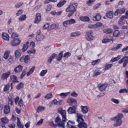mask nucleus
I'll return each mask as SVG.
<instances>
[{
    "mask_svg": "<svg viewBox=\"0 0 128 128\" xmlns=\"http://www.w3.org/2000/svg\"><path fill=\"white\" fill-rule=\"evenodd\" d=\"M58 112L61 114L62 120L60 116H58L56 118L55 122L60 128H64V124L66 122V120H68L66 119V111L62 110V108H59L58 109Z\"/></svg>",
    "mask_w": 128,
    "mask_h": 128,
    "instance_id": "f257e3e1",
    "label": "nucleus"
},
{
    "mask_svg": "<svg viewBox=\"0 0 128 128\" xmlns=\"http://www.w3.org/2000/svg\"><path fill=\"white\" fill-rule=\"evenodd\" d=\"M76 116L78 118L77 122L78 124L77 125L78 128H88V124L84 122V120L82 118L84 116L80 114H77Z\"/></svg>",
    "mask_w": 128,
    "mask_h": 128,
    "instance_id": "f03ea898",
    "label": "nucleus"
},
{
    "mask_svg": "<svg viewBox=\"0 0 128 128\" xmlns=\"http://www.w3.org/2000/svg\"><path fill=\"white\" fill-rule=\"evenodd\" d=\"M122 118H124V115L120 113H118L116 116L112 118V120L115 122L114 124V126H122Z\"/></svg>",
    "mask_w": 128,
    "mask_h": 128,
    "instance_id": "7ed1b4c3",
    "label": "nucleus"
},
{
    "mask_svg": "<svg viewBox=\"0 0 128 128\" xmlns=\"http://www.w3.org/2000/svg\"><path fill=\"white\" fill-rule=\"evenodd\" d=\"M76 6H78V3L70 4V6L66 10V12H75L76 10Z\"/></svg>",
    "mask_w": 128,
    "mask_h": 128,
    "instance_id": "20e7f679",
    "label": "nucleus"
},
{
    "mask_svg": "<svg viewBox=\"0 0 128 128\" xmlns=\"http://www.w3.org/2000/svg\"><path fill=\"white\" fill-rule=\"evenodd\" d=\"M10 120L6 117L2 118H0V126L2 128H6L4 124H8Z\"/></svg>",
    "mask_w": 128,
    "mask_h": 128,
    "instance_id": "39448f33",
    "label": "nucleus"
},
{
    "mask_svg": "<svg viewBox=\"0 0 128 128\" xmlns=\"http://www.w3.org/2000/svg\"><path fill=\"white\" fill-rule=\"evenodd\" d=\"M30 60V56L28 55L23 56L20 58V62H24L25 64H28Z\"/></svg>",
    "mask_w": 128,
    "mask_h": 128,
    "instance_id": "423d86ee",
    "label": "nucleus"
},
{
    "mask_svg": "<svg viewBox=\"0 0 128 128\" xmlns=\"http://www.w3.org/2000/svg\"><path fill=\"white\" fill-rule=\"evenodd\" d=\"M94 32L92 30H89L86 32V40L90 42L91 40H94V37L92 36Z\"/></svg>",
    "mask_w": 128,
    "mask_h": 128,
    "instance_id": "0eeeda50",
    "label": "nucleus"
},
{
    "mask_svg": "<svg viewBox=\"0 0 128 128\" xmlns=\"http://www.w3.org/2000/svg\"><path fill=\"white\" fill-rule=\"evenodd\" d=\"M22 42V40H20V38H14L10 42V46H18Z\"/></svg>",
    "mask_w": 128,
    "mask_h": 128,
    "instance_id": "6e6552de",
    "label": "nucleus"
},
{
    "mask_svg": "<svg viewBox=\"0 0 128 128\" xmlns=\"http://www.w3.org/2000/svg\"><path fill=\"white\" fill-rule=\"evenodd\" d=\"M124 12H126V8H118L114 12V15L118 16V14H124Z\"/></svg>",
    "mask_w": 128,
    "mask_h": 128,
    "instance_id": "1a4fd4ad",
    "label": "nucleus"
},
{
    "mask_svg": "<svg viewBox=\"0 0 128 128\" xmlns=\"http://www.w3.org/2000/svg\"><path fill=\"white\" fill-rule=\"evenodd\" d=\"M40 20H42V15L40 14V13L38 12L36 15L34 24H40Z\"/></svg>",
    "mask_w": 128,
    "mask_h": 128,
    "instance_id": "9d476101",
    "label": "nucleus"
},
{
    "mask_svg": "<svg viewBox=\"0 0 128 128\" xmlns=\"http://www.w3.org/2000/svg\"><path fill=\"white\" fill-rule=\"evenodd\" d=\"M10 76V71H8L5 73H4L1 76V80H8V78Z\"/></svg>",
    "mask_w": 128,
    "mask_h": 128,
    "instance_id": "9b49d317",
    "label": "nucleus"
},
{
    "mask_svg": "<svg viewBox=\"0 0 128 128\" xmlns=\"http://www.w3.org/2000/svg\"><path fill=\"white\" fill-rule=\"evenodd\" d=\"M108 86V84H98V89L100 90H101V92H102L106 88V87Z\"/></svg>",
    "mask_w": 128,
    "mask_h": 128,
    "instance_id": "f8f14e48",
    "label": "nucleus"
},
{
    "mask_svg": "<svg viewBox=\"0 0 128 128\" xmlns=\"http://www.w3.org/2000/svg\"><path fill=\"white\" fill-rule=\"evenodd\" d=\"M16 58H20V56H22V51L20 49L18 48L16 50L15 52H14Z\"/></svg>",
    "mask_w": 128,
    "mask_h": 128,
    "instance_id": "ddd939ff",
    "label": "nucleus"
},
{
    "mask_svg": "<svg viewBox=\"0 0 128 128\" xmlns=\"http://www.w3.org/2000/svg\"><path fill=\"white\" fill-rule=\"evenodd\" d=\"M28 44H30L29 42H26L25 44H23L22 50V52H26V50L28 48Z\"/></svg>",
    "mask_w": 128,
    "mask_h": 128,
    "instance_id": "4468645a",
    "label": "nucleus"
},
{
    "mask_svg": "<svg viewBox=\"0 0 128 128\" xmlns=\"http://www.w3.org/2000/svg\"><path fill=\"white\" fill-rule=\"evenodd\" d=\"M2 38L4 40H6V42H8V40H10V36L4 32L2 33Z\"/></svg>",
    "mask_w": 128,
    "mask_h": 128,
    "instance_id": "2eb2a0df",
    "label": "nucleus"
},
{
    "mask_svg": "<svg viewBox=\"0 0 128 128\" xmlns=\"http://www.w3.org/2000/svg\"><path fill=\"white\" fill-rule=\"evenodd\" d=\"M44 36L42 34H38L36 36V40L37 42H42L44 40Z\"/></svg>",
    "mask_w": 128,
    "mask_h": 128,
    "instance_id": "dca6fc26",
    "label": "nucleus"
},
{
    "mask_svg": "<svg viewBox=\"0 0 128 128\" xmlns=\"http://www.w3.org/2000/svg\"><path fill=\"white\" fill-rule=\"evenodd\" d=\"M101 19L102 16L100 14H96L95 16L92 17V20L94 22H98V20H100Z\"/></svg>",
    "mask_w": 128,
    "mask_h": 128,
    "instance_id": "f3484780",
    "label": "nucleus"
},
{
    "mask_svg": "<svg viewBox=\"0 0 128 128\" xmlns=\"http://www.w3.org/2000/svg\"><path fill=\"white\" fill-rule=\"evenodd\" d=\"M68 112L70 114H76V107L72 106V107L69 108L68 110Z\"/></svg>",
    "mask_w": 128,
    "mask_h": 128,
    "instance_id": "a211bd4d",
    "label": "nucleus"
},
{
    "mask_svg": "<svg viewBox=\"0 0 128 128\" xmlns=\"http://www.w3.org/2000/svg\"><path fill=\"white\" fill-rule=\"evenodd\" d=\"M81 112L82 114H88V108L86 106H80Z\"/></svg>",
    "mask_w": 128,
    "mask_h": 128,
    "instance_id": "6ab92c4d",
    "label": "nucleus"
},
{
    "mask_svg": "<svg viewBox=\"0 0 128 128\" xmlns=\"http://www.w3.org/2000/svg\"><path fill=\"white\" fill-rule=\"evenodd\" d=\"M80 20L81 22H90V17L88 16H81L80 17Z\"/></svg>",
    "mask_w": 128,
    "mask_h": 128,
    "instance_id": "aec40b11",
    "label": "nucleus"
},
{
    "mask_svg": "<svg viewBox=\"0 0 128 128\" xmlns=\"http://www.w3.org/2000/svg\"><path fill=\"white\" fill-rule=\"evenodd\" d=\"M114 42V38H112V37H111L110 38H104L102 40V44H106V42Z\"/></svg>",
    "mask_w": 128,
    "mask_h": 128,
    "instance_id": "412c9836",
    "label": "nucleus"
},
{
    "mask_svg": "<svg viewBox=\"0 0 128 128\" xmlns=\"http://www.w3.org/2000/svg\"><path fill=\"white\" fill-rule=\"evenodd\" d=\"M67 102L68 104H78V102L74 98H70L67 100Z\"/></svg>",
    "mask_w": 128,
    "mask_h": 128,
    "instance_id": "4be33fe9",
    "label": "nucleus"
},
{
    "mask_svg": "<svg viewBox=\"0 0 128 128\" xmlns=\"http://www.w3.org/2000/svg\"><path fill=\"white\" fill-rule=\"evenodd\" d=\"M22 68L23 67L22 65H19L14 69V72H20L22 70Z\"/></svg>",
    "mask_w": 128,
    "mask_h": 128,
    "instance_id": "5701e85b",
    "label": "nucleus"
},
{
    "mask_svg": "<svg viewBox=\"0 0 128 128\" xmlns=\"http://www.w3.org/2000/svg\"><path fill=\"white\" fill-rule=\"evenodd\" d=\"M70 94V92H62L58 94L59 96H60L61 98H64L68 96Z\"/></svg>",
    "mask_w": 128,
    "mask_h": 128,
    "instance_id": "b1692460",
    "label": "nucleus"
},
{
    "mask_svg": "<svg viewBox=\"0 0 128 128\" xmlns=\"http://www.w3.org/2000/svg\"><path fill=\"white\" fill-rule=\"evenodd\" d=\"M10 50H6V52H5L3 56V58L6 60H8V57L10 56Z\"/></svg>",
    "mask_w": 128,
    "mask_h": 128,
    "instance_id": "393cba45",
    "label": "nucleus"
},
{
    "mask_svg": "<svg viewBox=\"0 0 128 128\" xmlns=\"http://www.w3.org/2000/svg\"><path fill=\"white\" fill-rule=\"evenodd\" d=\"M10 112V106L8 105H6L4 107V112L5 114H8Z\"/></svg>",
    "mask_w": 128,
    "mask_h": 128,
    "instance_id": "a878e982",
    "label": "nucleus"
},
{
    "mask_svg": "<svg viewBox=\"0 0 128 128\" xmlns=\"http://www.w3.org/2000/svg\"><path fill=\"white\" fill-rule=\"evenodd\" d=\"M81 33L80 32H74L70 34V36L71 38H74L76 36H80Z\"/></svg>",
    "mask_w": 128,
    "mask_h": 128,
    "instance_id": "bb28decb",
    "label": "nucleus"
},
{
    "mask_svg": "<svg viewBox=\"0 0 128 128\" xmlns=\"http://www.w3.org/2000/svg\"><path fill=\"white\" fill-rule=\"evenodd\" d=\"M64 54V52H61L58 55H57V56H56V60L58 62H60V60H62V56Z\"/></svg>",
    "mask_w": 128,
    "mask_h": 128,
    "instance_id": "cd10ccee",
    "label": "nucleus"
},
{
    "mask_svg": "<svg viewBox=\"0 0 128 128\" xmlns=\"http://www.w3.org/2000/svg\"><path fill=\"white\" fill-rule=\"evenodd\" d=\"M8 104L10 106H12L14 104V102L12 101V96H10L8 97Z\"/></svg>",
    "mask_w": 128,
    "mask_h": 128,
    "instance_id": "c85d7f7f",
    "label": "nucleus"
},
{
    "mask_svg": "<svg viewBox=\"0 0 128 128\" xmlns=\"http://www.w3.org/2000/svg\"><path fill=\"white\" fill-rule=\"evenodd\" d=\"M17 126L18 128H24V124H22L20 122V118L17 117Z\"/></svg>",
    "mask_w": 128,
    "mask_h": 128,
    "instance_id": "c756f323",
    "label": "nucleus"
},
{
    "mask_svg": "<svg viewBox=\"0 0 128 128\" xmlns=\"http://www.w3.org/2000/svg\"><path fill=\"white\" fill-rule=\"evenodd\" d=\"M74 122H72L69 121L68 122H67V124H66V126L68 128H72L74 126Z\"/></svg>",
    "mask_w": 128,
    "mask_h": 128,
    "instance_id": "7c9ffc66",
    "label": "nucleus"
},
{
    "mask_svg": "<svg viewBox=\"0 0 128 128\" xmlns=\"http://www.w3.org/2000/svg\"><path fill=\"white\" fill-rule=\"evenodd\" d=\"M100 74H102V72L100 71L96 70L94 71V72L92 74V76H98L100 75Z\"/></svg>",
    "mask_w": 128,
    "mask_h": 128,
    "instance_id": "2f4dec72",
    "label": "nucleus"
},
{
    "mask_svg": "<svg viewBox=\"0 0 128 128\" xmlns=\"http://www.w3.org/2000/svg\"><path fill=\"white\" fill-rule=\"evenodd\" d=\"M106 16L109 18H114V12L112 11L108 12L106 14Z\"/></svg>",
    "mask_w": 128,
    "mask_h": 128,
    "instance_id": "473e14b6",
    "label": "nucleus"
},
{
    "mask_svg": "<svg viewBox=\"0 0 128 128\" xmlns=\"http://www.w3.org/2000/svg\"><path fill=\"white\" fill-rule=\"evenodd\" d=\"M103 32L104 34H110L112 33V28H107L103 30Z\"/></svg>",
    "mask_w": 128,
    "mask_h": 128,
    "instance_id": "72a5a7b5",
    "label": "nucleus"
},
{
    "mask_svg": "<svg viewBox=\"0 0 128 128\" xmlns=\"http://www.w3.org/2000/svg\"><path fill=\"white\" fill-rule=\"evenodd\" d=\"M124 58V62L123 64V68H126V64L128 63V56H124L123 57Z\"/></svg>",
    "mask_w": 128,
    "mask_h": 128,
    "instance_id": "f704fd0d",
    "label": "nucleus"
},
{
    "mask_svg": "<svg viewBox=\"0 0 128 128\" xmlns=\"http://www.w3.org/2000/svg\"><path fill=\"white\" fill-rule=\"evenodd\" d=\"M10 80L13 82H18V78L14 75H12L10 76Z\"/></svg>",
    "mask_w": 128,
    "mask_h": 128,
    "instance_id": "c9c22d12",
    "label": "nucleus"
},
{
    "mask_svg": "<svg viewBox=\"0 0 128 128\" xmlns=\"http://www.w3.org/2000/svg\"><path fill=\"white\" fill-rule=\"evenodd\" d=\"M120 34V32L118 30H116L113 32V36L114 38H118Z\"/></svg>",
    "mask_w": 128,
    "mask_h": 128,
    "instance_id": "e433bc0d",
    "label": "nucleus"
},
{
    "mask_svg": "<svg viewBox=\"0 0 128 128\" xmlns=\"http://www.w3.org/2000/svg\"><path fill=\"white\" fill-rule=\"evenodd\" d=\"M122 58V56H118L116 58H112L110 62H117V60H118Z\"/></svg>",
    "mask_w": 128,
    "mask_h": 128,
    "instance_id": "4c0bfd02",
    "label": "nucleus"
},
{
    "mask_svg": "<svg viewBox=\"0 0 128 128\" xmlns=\"http://www.w3.org/2000/svg\"><path fill=\"white\" fill-rule=\"evenodd\" d=\"M112 66V64H106L105 65L104 68V70H110Z\"/></svg>",
    "mask_w": 128,
    "mask_h": 128,
    "instance_id": "58836bf2",
    "label": "nucleus"
},
{
    "mask_svg": "<svg viewBox=\"0 0 128 128\" xmlns=\"http://www.w3.org/2000/svg\"><path fill=\"white\" fill-rule=\"evenodd\" d=\"M34 72V67H32L29 72H27L26 73V76H30Z\"/></svg>",
    "mask_w": 128,
    "mask_h": 128,
    "instance_id": "ea45409f",
    "label": "nucleus"
},
{
    "mask_svg": "<svg viewBox=\"0 0 128 128\" xmlns=\"http://www.w3.org/2000/svg\"><path fill=\"white\" fill-rule=\"evenodd\" d=\"M27 54H36V50L32 49L30 50H27Z\"/></svg>",
    "mask_w": 128,
    "mask_h": 128,
    "instance_id": "a19ab883",
    "label": "nucleus"
},
{
    "mask_svg": "<svg viewBox=\"0 0 128 128\" xmlns=\"http://www.w3.org/2000/svg\"><path fill=\"white\" fill-rule=\"evenodd\" d=\"M26 14H22L18 18V20L22 22V20H26Z\"/></svg>",
    "mask_w": 128,
    "mask_h": 128,
    "instance_id": "79ce46f5",
    "label": "nucleus"
},
{
    "mask_svg": "<svg viewBox=\"0 0 128 128\" xmlns=\"http://www.w3.org/2000/svg\"><path fill=\"white\" fill-rule=\"evenodd\" d=\"M16 38H18V34L14 32L13 33H12L11 36H10V38H12L13 40Z\"/></svg>",
    "mask_w": 128,
    "mask_h": 128,
    "instance_id": "37998d69",
    "label": "nucleus"
},
{
    "mask_svg": "<svg viewBox=\"0 0 128 128\" xmlns=\"http://www.w3.org/2000/svg\"><path fill=\"white\" fill-rule=\"evenodd\" d=\"M111 102L116 104H120V100L114 98H112Z\"/></svg>",
    "mask_w": 128,
    "mask_h": 128,
    "instance_id": "c03bdc74",
    "label": "nucleus"
},
{
    "mask_svg": "<svg viewBox=\"0 0 128 128\" xmlns=\"http://www.w3.org/2000/svg\"><path fill=\"white\" fill-rule=\"evenodd\" d=\"M46 110V107L44 106H40L37 108V112H44Z\"/></svg>",
    "mask_w": 128,
    "mask_h": 128,
    "instance_id": "a18cd8bd",
    "label": "nucleus"
},
{
    "mask_svg": "<svg viewBox=\"0 0 128 128\" xmlns=\"http://www.w3.org/2000/svg\"><path fill=\"white\" fill-rule=\"evenodd\" d=\"M48 72V70H42L40 73V76H44Z\"/></svg>",
    "mask_w": 128,
    "mask_h": 128,
    "instance_id": "49530a36",
    "label": "nucleus"
},
{
    "mask_svg": "<svg viewBox=\"0 0 128 128\" xmlns=\"http://www.w3.org/2000/svg\"><path fill=\"white\" fill-rule=\"evenodd\" d=\"M10 86V84H7L4 86V92H8Z\"/></svg>",
    "mask_w": 128,
    "mask_h": 128,
    "instance_id": "de8ad7c7",
    "label": "nucleus"
},
{
    "mask_svg": "<svg viewBox=\"0 0 128 128\" xmlns=\"http://www.w3.org/2000/svg\"><path fill=\"white\" fill-rule=\"evenodd\" d=\"M66 0L60 2L57 4L58 8H60L61 6H64V4H66Z\"/></svg>",
    "mask_w": 128,
    "mask_h": 128,
    "instance_id": "09e8293b",
    "label": "nucleus"
},
{
    "mask_svg": "<svg viewBox=\"0 0 128 128\" xmlns=\"http://www.w3.org/2000/svg\"><path fill=\"white\" fill-rule=\"evenodd\" d=\"M94 2H96V0H89L86 2V4L89 6H92Z\"/></svg>",
    "mask_w": 128,
    "mask_h": 128,
    "instance_id": "8fccbe9b",
    "label": "nucleus"
},
{
    "mask_svg": "<svg viewBox=\"0 0 128 128\" xmlns=\"http://www.w3.org/2000/svg\"><path fill=\"white\" fill-rule=\"evenodd\" d=\"M95 28H100L102 26V23L100 22H98L96 24H94Z\"/></svg>",
    "mask_w": 128,
    "mask_h": 128,
    "instance_id": "3c124183",
    "label": "nucleus"
},
{
    "mask_svg": "<svg viewBox=\"0 0 128 128\" xmlns=\"http://www.w3.org/2000/svg\"><path fill=\"white\" fill-rule=\"evenodd\" d=\"M24 88V83L20 82L16 86V88L17 90H21V88Z\"/></svg>",
    "mask_w": 128,
    "mask_h": 128,
    "instance_id": "603ef678",
    "label": "nucleus"
},
{
    "mask_svg": "<svg viewBox=\"0 0 128 128\" xmlns=\"http://www.w3.org/2000/svg\"><path fill=\"white\" fill-rule=\"evenodd\" d=\"M52 98V93L48 94L44 96V98H46L47 100H50Z\"/></svg>",
    "mask_w": 128,
    "mask_h": 128,
    "instance_id": "864d4df0",
    "label": "nucleus"
},
{
    "mask_svg": "<svg viewBox=\"0 0 128 128\" xmlns=\"http://www.w3.org/2000/svg\"><path fill=\"white\" fill-rule=\"evenodd\" d=\"M100 59L95 60L92 62V66H96V64H100Z\"/></svg>",
    "mask_w": 128,
    "mask_h": 128,
    "instance_id": "5fc2aeb1",
    "label": "nucleus"
},
{
    "mask_svg": "<svg viewBox=\"0 0 128 128\" xmlns=\"http://www.w3.org/2000/svg\"><path fill=\"white\" fill-rule=\"evenodd\" d=\"M58 2V0H46L44 4H50V2Z\"/></svg>",
    "mask_w": 128,
    "mask_h": 128,
    "instance_id": "6e6d98bb",
    "label": "nucleus"
},
{
    "mask_svg": "<svg viewBox=\"0 0 128 128\" xmlns=\"http://www.w3.org/2000/svg\"><path fill=\"white\" fill-rule=\"evenodd\" d=\"M76 20L74 18H72L70 20H68V24H76Z\"/></svg>",
    "mask_w": 128,
    "mask_h": 128,
    "instance_id": "4d7b16f0",
    "label": "nucleus"
},
{
    "mask_svg": "<svg viewBox=\"0 0 128 128\" xmlns=\"http://www.w3.org/2000/svg\"><path fill=\"white\" fill-rule=\"evenodd\" d=\"M119 92H120V94H124V92L127 93V92H128V90L126 89V88H122L119 90Z\"/></svg>",
    "mask_w": 128,
    "mask_h": 128,
    "instance_id": "13d9d810",
    "label": "nucleus"
},
{
    "mask_svg": "<svg viewBox=\"0 0 128 128\" xmlns=\"http://www.w3.org/2000/svg\"><path fill=\"white\" fill-rule=\"evenodd\" d=\"M72 56V54L70 52H67L64 54V58H70V56Z\"/></svg>",
    "mask_w": 128,
    "mask_h": 128,
    "instance_id": "bf43d9fd",
    "label": "nucleus"
},
{
    "mask_svg": "<svg viewBox=\"0 0 128 128\" xmlns=\"http://www.w3.org/2000/svg\"><path fill=\"white\" fill-rule=\"evenodd\" d=\"M101 6V4L100 3H98L97 4L95 5L93 7V9L94 10H98V8H100Z\"/></svg>",
    "mask_w": 128,
    "mask_h": 128,
    "instance_id": "052dcab7",
    "label": "nucleus"
},
{
    "mask_svg": "<svg viewBox=\"0 0 128 128\" xmlns=\"http://www.w3.org/2000/svg\"><path fill=\"white\" fill-rule=\"evenodd\" d=\"M122 46V44H118L115 48H114V50H116L120 48H121Z\"/></svg>",
    "mask_w": 128,
    "mask_h": 128,
    "instance_id": "680f3d73",
    "label": "nucleus"
},
{
    "mask_svg": "<svg viewBox=\"0 0 128 128\" xmlns=\"http://www.w3.org/2000/svg\"><path fill=\"white\" fill-rule=\"evenodd\" d=\"M22 4H24V3L22 2L18 3L15 6L14 8H20Z\"/></svg>",
    "mask_w": 128,
    "mask_h": 128,
    "instance_id": "e2e57ef3",
    "label": "nucleus"
},
{
    "mask_svg": "<svg viewBox=\"0 0 128 128\" xmlns=\"http://www.w3.org/2000/svg\"><path fill=\"white\" fill-rule=\"evenodd\" d=\"M18 104L20 106H24V101L22 100V99L20 100Z\"/></svg>",
    "mask_w": 128,
    "mask_h": 128,
    "instance_id": "0e129e2a",
    "label": "nucleus"
},
{
    "mask_svg": "<svg viewBox=\"0 0 128 128\" xmlns=\"http://www.w3.org/2000/svg\"><path fill=\"white\" fill-rule=\"evenodd\" d=\"M26 70H23V72H22L21 76H20V78H22L24 77V76H26Z\"/></svg>",
    "mask_w": 128,
    "mask_h": 128,
    "instance_id": "69168bd1",
    "label": "nucleus"
},
{
    "mask_svg": "<svg viewBox=\"0 0 128 128\" xmlns=\"http://www.w3.org/2000/svg\"><path fill=\"white\" fill-rule=\"evenodd\" d=\"M22 12H24V11L22 10H18L17 12L16 13V15L17 16H20V14H22Z\"/></svg>",
    "mask_w": 128,
    "mask_h": 128,
    "instance_id": "338daca9",
    "label": "nucleus"
},
{
    "mask_svg": "<svg viewBox=\"0 0 128 128\" xmlns=\"http://www.w3.org/2000/svg\"><path fill=\"white\" fill-rule=\"evenodd\" d=\"M121 112H124L125 114H128V108H122L121 109Z\"/></svg>",
    "mask_w": 128,
    "mask_h": 128,
    "instance_id": "774afa93",
    "label": "nucleus"
}]
</instances>
